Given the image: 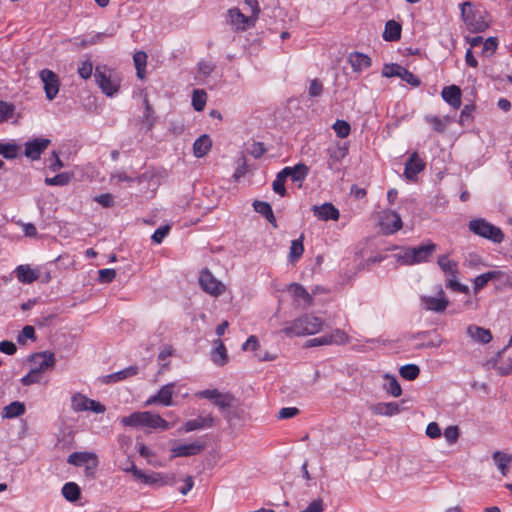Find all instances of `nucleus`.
Here are the masks:
<instances>
[{
    "instance_id": "1a4fd4ad",
    "label": "nucleus",
    "mask_w": 512,
    "mask_h": 512,
    "mask_svg": "<svg viewBox=\"0 0 512 512\" xmlns=\"http://www.w3.org/2000/svg\"><path fill=\"white\" fill-rule=\"evenodd\" d=\"M71 408L75 412L92 411L100 414L106 411V407L100 402L89 399L81 393H75L71 398Z\"/></svg>"
},
{
    "instance_id": "39448f33",
    "label": "nucleus",
    "mask_w": 512,
    "mask_h": 512,
    "mask_svg": "<svg viewBox=\"0 0 512 512\" xmlns=\"http://www.w3.org/2000/svg\"><path fill=\"white\" fill-rule=\"evenodd\" d=\"M461 15L468 26L469 30L473 32H482L489 26V22L485 19L483 13L476 10L471 2H463L460 5Z\"/></svg>"
},
{
    "instance_id": "864d4df0",
    "label": "nucleus",
    "mask_w": 512,
    "mask_h": 512,
    "mask_svg": "<svg viewBox=\"0 0 512 512\" xmlns=\"http://www.w3.org/2000/svg\"><path fill=\"white\" fill-rule=\"evenodd\" d=\"M145 111L142 122L146 125L147 129H151L154 125L153 109L149 104L147 97L144 98Z\"/></svg>"
},
{
    "instance_id": "69168bd1",
    "label": "nucleus",
    "mask_w": 512,
    "mask_h": 512,
    "mask_svg": "<svg viewBox=\"0 0 512 512\" xmlns=\"http://www.w3.org/2000/svg\"><path fill=\"white\" fill-rule=\"evenodd\" d=\"M497 46H498L497 38L489 37L483 43V50H482V52L486 56H490V55H492L496 51Z\"/></svg>"
},
{
    "instance_id": "79ce46f5",
    "label": "nucleus",
    "mask_w": 512,
    "mask_h": 512,
    "mask_svg": "<svg viewBox=\"0 0 512 512\" xmlns=\"http://www.w3.org/2000/svg\"><path fill=\"white\" fill-rule=\"evenodd\" d=\"M133 61L137 70V76L143 79L145 76V67L147 63V54L143 51H138L133 55Z\"/></svg>"
},
{
    "instance_id": "f257e3e1",
    "label": "nucleus",
    "mask_w": 512,
    "mask_h": 512,
    "mask_svg": "<svg viewBox=\"0 0 512 512\" xmlns=\"http://www.w3.org/2000/svg\"><path fill=\"white\" fill-rule=\"evenodd\" d=\"M324 321L314 315L305 314L291 322H286L280 331L288 337L314 335L323 328Z\"/></svg>"
},
{
    "instance_id": "e433bc0d",
    "label": "nucleus",
    "mask_w": 512,
    "mask_h": 512,
    "mask_svg": "<svg viewBox=\"0 0 512 512\" xmlns=\"http://www.w3.org/2000/svg\"><path fill=\"white\" fill-rule=\"evenodd\" d=\"M492 458L503 476L508 472V466L512 462V456L500 451H495Z\"/></svg>"
},
{
    "instance_id": "412c9836",
    "label": "nucleus",
    "mask_w": 512,
    "mask_h": 512,
    "mask_svg": "<svg viewBox=\"0 0 512 512\" xmlns=\"http://www.w3.org/2000/svg\"><path fill=\"white\" fill-rule=\"evenodd\" d=\"M314 215L322 221L338 220L340 217L339 210L332 203H324L322 205H314L312 207Z\"/></svg>"
},
{
    "instance_id": "bf43d9fd",
    "label": "nucleus",
    "mask_w": 512,
    "mask_h": 512,
    "mask_svg": "<svg viewBox=\"0 0 512 512\" xmlns=\"http://www.w3.org/2000/svg\"><path fill=\"white\" fill-rule=\"evenodd\" d=\"M253 207L257 213L263 215L265 218L267 216L272 217L273 210L269 203L256 200L253 203Z\"/></svg>"
},
{
    "instance_id": "9b49d317",
    "label": "nucleus",
    "mask_w": 512,
    "mask_h": 512,
    "mask_svg": "<svg viewBox=\"0 0 512 512\" xmlns=\"http://www.w3.org/2000/svg\"><path fill=\"white\" fill-rule=\"evenodd\" d=\"M39 76L44 84L46 97L49 100H53L59 92L60 80L58 75L52 70L43 69L40 71Z\"/></svg>"
},
{
    "instance_id": "dca6fc26",
    "label": "nucleus",
    "mask_w": 512,
    "mask_h": 512,
    "mask_svg": "<svg viewBox=\"0 0 512 512\" xmlns=\"http://www.w3.org/2000/svg\"><path fill=\"white\" fill-rule=\"evenodd\" d=\"M174 386H175L174 383H169V384L162 386L156 395H154L146 400L145 405L149 406V405L158 403L163 406H171L173 404L172 396H173Z\"/></svg>"
},
{
    "instance_id": "f03ea898",
    "label": "nucleus",
    "mask_w": 512,
    "mask_h": 512,
    "mask_svg": "<svg viewBox=\"0 0 512 512\" xmlns=\"http://www.w3.org/2000/svg\"><path fill=\"white\" fill-rule=\"evenodd\" d=\"M121 423L124 426L135 428L148 427L162 430H168L170 428V424L164 418L150 411L134 412L129 416L123 417Z\"/></svg>"
},
{
    "instance_id": "603ef678",
    "label": "nucleus",
    "mask_w": 512,
    "mask_h": 512,
    "mask_svg": "<svg viewBox=\"0 0 512 512\" xmlns=\"http://www.w3.org/2000/svg\"><path fill=\"white\" fill-rule=\"evenodd\" d=\"M403 66L398 64H386L382 69V76L391 78V77H399L401 75Z\"/></svg>"
},
{
    "instance_id": "09e8293b",
    "label": "nucleus",
    "mask_w": 512,
    "mask_h": 512,
    "mask_svg": "<svg viewBox=\"0 0 512 512\" xmlns=\"http://www.w3.org/2000/svg\"><path fill=\"white\" fill-rule=\"evenodd\" d=\"M235 398L230 393H220L217 397L216 401H214V405L219 409L224 410L233 406V402Z\"/></svg>"
},
{
    "instance_id": "de8ad7c7",
    "label": "nucleus",
    "mask_w": 512,
    "mask_h": 512,
    "mask_svg": "<svg viewBox=\"0 0 512 512\" xmlns=\"http://www.w3.org/2000/svg\"><path fill=\"white\" fill-rule=\"evenodd\" d=\"M137 373H138V367L130 366V367H127L121 371L114 373V374L109 375L108 378L112 381H120V380L126 379L128 377L134 376Z\"/></svg>"
},
{
    "instance_id": "f704fd0d",
    "label": "nucleus",
    "mask_w": 512,
    "mask_h": 512,
    "mask_svg": "<svg viewBox=\"0 0 512 512\" xmlns=\"http://www.w3.org/2000/svg\"><path fill=\"white\" fill-rule=\"evenodd\" d=\"M25 413V405L22 402L14 401L5 406L2 410V418L12 419L19 417Z\"/></svg>"
},
{
    "instance_id": "58836bf2",
    "label": "nucleus",
    "mask_w": 512,
    "mask_h": 512,
    "mask_svg": "<svg viewBox=\"0 0 512 512\" xmlns=\"http://www.w3.org/2000/svg\"><path fill=\"white\" fill-rule=\"evenodd\" d=\"M439 267L448 274V276L454 277L458 273L457 263L453 260H450L447 255H441L438 258Z\"/></svg>"
},
{
    "instance_id": "37998d69",
    "label": "nucleus",
    "mask_w": 512,
    "mask_h": 512,
    "mask_svg": "<svg viewBox=\"0 0 512 512\" xmlns=\"http://www.w3.org/2000/svg\"><path fill=\"white\" fill-rule=\"evenodd\" d=\"M72 178V173L63 172L54 177L46 178L45 183L49 186H65L71 182Z\"/></svg>"
},
{
    "instance_id": "c85d7f7f",
    "label": "nucleus",
    "mask_w": 512,
    "mask_h": 512,
    "mask_svg": "<svg viewBox=\"0 0 512 512\" xmlns=\"http://www.w3.org/2000/svg\"><path fill=\"white\" fill-rule=\"evenodd\" d=\"M503 276V272L499 270L488 271L473 280L474 292H479L491 280H499Z\"/></svg>"
},
{
    "instance_id": "4c0bfd02",
    "label": "nucleus",
    "mask_w": 512,
    "mask_h": 512,
    "mask_svg": "<svg viewBox=\"0 0 512 512\" xmlns=\"http://www.w3.org/2000/svg\"><path fill=\"white\" fill-rule=\"evenodd\" d=\"M385 383L383 385L384 390L394 397H399L402 393V389L397 379L394 376L386 374L384 376Z\"/></svg>"
},
{
    "instance_id": "aec40b11",
    "label": "nucleus",
    "mask_w": 512,
    "mask_h": 512,
    "mask_svg": "<svg viewBox=\"0 0 512 512\" xmlns=\"http://www.w3.org/2000/svg\"><path fill=\"white\" fill-rule=\"evenodd\" d=\"M49 144V139H33L25 144V156L31 160H37L40 158L42 152L48 147Z\"/></svg>"
},
{
    "instance_id": "b1692460",
    "label": "nucleus",
    "mask_w": 512,
    "mask_h": 512,
    "mask_svg": "<svg viewBox=\"0 0 512 512\" xmlns=\"http://www.w3.org/2000/svg\"><path fill=\"white\" fill-rule=\"evenodd\" d=\"M215 424V419L212 415L198 416L195 419L189 420L184 425L185 432H191L200 429L211 428Z\"/></svg>"
},
{
    "instance_id": "a878e982",
    "label": "nucleus",
    "mask_w": 512,
    "mask_h": 512,
    "mask_svg": "<svg viewBox=\"0 0 512 512\" xmlns=\"http://www.w3.org/2000/svg\"><path fill=\"white\" fill-rule=\"evenodd\" d=\"M441 96L445 102L453 108L458 109L461 106V90L456 85L444 87Z\"/></svg>"
},
{
    "instance_id": "3c124183",
    "label": "nucleus",
    "mask_w": 512,
    "mask_h": 512,
    "mask_svg": "<svg viewBox=\"0 0 512 512\" xmlns=\"http://www.w3.org/2000/svg\"><path fill=\"white\" fill-rule=\"evenodd\" d=\"M333 129L340 138L347 137L351 130L349 123L344 120H337L333 125Z\"/></svg>"
},
{
    "instance_id": "a211bd4d",
    "label": "nucleus",
    "mask_w": 512,
    "mask_h": 512,
    "mask_svg": "<svg viewBox=\"0 0 512 512\" xmlns=\"http://www.w3.org/2000/svg\"><path fill=\"white\" fill-rule=\"evenodd\" d=\"M204 449V444L199 442H192L189 444H180L173 448H171V456L170 458L177 457H189L199 454Z\"/></svg>"
},
{
    "instance_id": "49530a36",
    "label": "nucleus",
    "mask_w": 512,
    "mask_h": 512,
    "mask_svg": "<svg viewBox=\"0 0 512 512\" xmlns=\"http://www.w3.org/2000/svg\"><path fill=\"white\" fill-rule=\"evenodd\" d=\"M286 180H287V178L284 174H282V170H281L280 172L277 173L276 178L274 179V181L272 183L273 191L276 194L280 195L281 197H284L287 194V191L285 188Z\"/></svg>"
},
{
    "instance_id": "a18cd8bd",
    "label": "nucleus",
    "mask_w": 512,
    "mask_h": 512,
    "mask_svg": "<svg viewBox=\"0 0 512 512\" xmlns=\"http://www.w3.org/2000/svg\"><path fill=\"white\" fill-rule=\"evenodd\" d=\"M399 373L402 378L412 381L419 376L420 369L415 364H406L400 368Z\"/></svg>"
},
{
    "instance_id": "e2e57ef3",
    "label": "nucleus",
    "mask_w": 512,
    "mask_h": 512,
    "mask_svg": "<svg viewBox=\"0 0 512 512\" xmlns=\"http://www.w3.org/2000/svg\"><path fill=\"white\" fill-rule=\"evenodd\" d=\"M93 72V64L90 60L81 62L78 67V74L83 79H89Z\"/></svg>"
},
{
    "instance_id": "5fc2aeb1",
    "label": "nucleus",
    "mask_w": 512,
    "mask_h": 512,
    "mask_svg": "<svg viewBox=\"0 0 512 512\" xmlns=\"http://www.w3.org/2000/svg\"><path fill=\"white\" fill-rule=\"evenodd\" d=\"M15 106L0 100V122H4L13 116Z\"/></svg>"
},
{
    "instance_id": "c9c22d12",
    "label": "nucleus",
    "mask_w": 512,
    "mask_h": 512,
    "mask_svg": "<svg viewBox=\"0 0 512 512\" xmlns=\"http://www.w3.org/2000/svg\"><path fill=\"white\" fill-rule=\"evenodd\" d=\"M401 37V25L394 20H389L385 24L383 38L386 41H397Z\"/></svg>"
},
{
    "instance_id": "473e14b6",
    "label": "nucleus",
    "mask_w": 512,
    "mask_h": 512,
    "mask_svg": "<svg viewBox=\"0 0 512 512\" xmlns=\"http://www.w3.org/2000/svg\"><path fill=\"white\" fill-rule=\"evenodd\" d=\"M372 412L376 415L393 416L400 412L399 404L396 402L378 403L372 406Z\"/></svg>"
},
{
    "instance_id": "774afa93",
    "label": "nucleus",
    "mask_w": 512,
    "mask_h": 512,
    "mask_svg": "<svg viewBox=\"0 0 512 512\" xmlns=\"http://www.w3.org/2000/svg\"><path fill=\"white\" fill-rule=\"evenodd\" d=\"M324 510V503L323 500L318 498L313 500L306 509L300 511V512H323Z\"/></svg>"
},
{
    "instance_id": "2eb2a0df",
    "label": "nucleus",
    "mask_w": 512,
    "mask_h": 512,
    "mask_svg": "<svg viewBox=\"0 0 512 512\" xmlns=\"http://www.w3.org/2000/svg\"><path fill=\"white\" fill-rule=\"evenodd\" d=\"M29 361L37 364L34 367L40 374L49 369H53L56 364V358L53 352L50 351H42L38 353H34L29 357Z\"/></svg>"
},
{
    "instance_id": "8fccbe9b",
    "label": "nucleus",
    "mask_w": 512,
    "mask_h": 512,
    "mask_svg": "<svg viewBox=\"0 0 512 512\" xmlns=\"http://www.w3.org/2000/svg\"><path fill=\"white\" fill-rule=\"evenodd\" d=\"M446 287L453 291H456V292H460V293H464V294L469 293V287L464 284H461L457 280V275H455L454 277H452V276L448 277L447 282H446Z\"/></svg>"
},
{
    "instance_id": "5701e85b",
    "label": "nucleus",
    "mask_w": 512,
    "mask_h": 512,
    "mask_svg": "<svg viewBox=\"0 0 512 512\" xmlns=\"http://www.w3.org/2000/svg\"><path fill=\"white\" fill-rule=\"evenodd\" d=\"M289 292L292 294L294 301L298 306H303L304 308L309 307L312 304V296L307 292V290L298 283H292L289 286Z\"/></svg>"
},
{
    "instance_id": "f3484780",
    "label": "nucleus",
    "mask_w": 512,
    "mask_h": 512,
    "mask_svg": "<svg viewBox=\"0 0 512 512\" xmlns=\"http://www.w3.org/2000/svg\"><path fill=\"white\" fill-rule=\"evenodd\" d=\"M425 168L424 161L414 152L405 163L404 176L410 181H415L417 175Z\"/></svg>"
},
{
    "instance_id": "ea45409f",
    "label": "nucleus",
    "mask_w": 512,
    "mask_h": 512,
    "mask_svg": "<svg viewBox=\"0 0 512 512\" xmlns=\"http://www.w3.org/2000/svg\"><path fill=\"white\" fill-rule=\"evenodd\" d=\"M304 235L302 234L298 239H295L291 242L290 251H289V260L291 262L297 261L304 252L303 246Z\"/></svg>"
},
{
    "instance_id": "20e7f679",
    "label": "nucleus",
    "mask_w": 512,
    "mask_h": 512,
    "mask_svg": "<svg viewBox=\"0 0 512 512\" xmlns=\"http://www.w3.org/2000/svg\"><path fill=\"white\" fill-rule=\"evenodd\" d=\"M123 471L131 473L136 480L155 487L173 486L177 482L173 473L151 472L146 474L138 469L134 463H131L130 468H123Z\"/></svg>"
},
{
    "instance_id": "4d7b16f0",
    "label": "nucleus",
    "mask_w": 512,
    "mask_h": 512,
    "mask_svg": "<svg viewBox=\"0 0 512 512\" xmlns=\"http://www.w3.org/2000/svg\"><path fill=\"white\" fill-rule=\"evenodd\" d=\"M21 383L24 386H30L32 384H36L40 382V373L32 368L25 376L21 378Z\"/></svg>"
},
{
    "instance_id": "9d476101",
    "label": "nucleus",
    "mask_w": 512,
    "mask_h": 512,
    "mask_svg": "<svg viewBox=\"0 0 512 512\" xmlns=\"http://www.w3.org/2000/svg\"><path fill=\"white\" fill-rule=\"evenodd\" d=\"M202 289L212 296H220L225 291V286L218 281L210 271L203 270L199 278Z\"/></svg>"
},
{
    "instance_id": "4468645a",
    "label": "nucleus",
    "mask_w": 512,
    "mask_h": 512,
    "mask_svg": "<svg viewBox=\"0 0 512 512\" xmlns=\"http://www.w3.org/2000/svg\"><path fill=\"white\" fill-rule=\"evenodd\" d=\"M228 19L230 24L236 29L245 31L255 25V20L250 16L243 14L238 8L228 10Z\"/></svg>"
},
{
    "instance_id": "7c9ffc66",
    "label": "nucleus",
    "mask_w": 512,
    "mask_h": 512,
    "mask_svg": "<svg viewBox=\"0 0 512 512\" xmlns=\"http://www.w3.org/2000/svg\"><path fill=\"white\" fill-rule=\"evenodd\" d=\"M215 344L216 347L211 353V360L217 366H224L228 361L226 347L220 339L216 340Z\"/></svg>"
},
{
    "instance_id": "72a5a7b5",
    "label": "nucleus",
    "mask_w": 512,
    "mask_h": 512,
    "mask_svg": "<svg viewBox=\"0 0 512 512\" xmlns=\"http://www.w3.org/2000/svg\"><path fill=\"white\" fill-rule=\"evenodd\" d=\"M16 275L19 282L30 284L38 279V274L28 265H20L16 268Z\"/></svg>"
},
{
    "instance_id": "6e6552de",
    "label": "nucleus",
    "mask_w": 512,
    "mask_h": 512,
    "mask_svg": "<svg viewBox=\"0 0 512 512\" xmlns=\"http://www.w3.org/2000/svg\"><path fill=\"white\" fill-rule=\"evenodd\" d=\"M350 342V336L343 330L337 328L313 339H309L306 342V347H316L324 345H345Z\"/></svg>"
},
{
    "instance_id": "c756f323",
    "label": "nucleus",
    "mask_w": 512,
    "mask_h": 512,
    "mask_svg": "<svg viewBox=\"0 0 512 512\" xmlns=\"http://www.w3.org/2000/svg\"><path fill=\"white\" fill-rule=\"evenodd\" d=\"M212 147V141L206 134L201 135L197 138L193 144V153L197 158L205 156Z\"/></svg>"
},
{
    "instance_id": "f8f14e48",
    "label": "nucleus",
    "mask_w": 512,
    "mask_h": 512,
    "mask_svg": "<svg viewBox=\"0 0 512 512\" xmlns=\"http://www.w3.org/2000/svg\"><path fill=\"white\" fill-rule=\"evenodd\" d=\"M380 226L384 234H394L402 228L401 217L394 211H384L380 218Z\"/></svg>"
},
{
    "instance_id": "4be33fe9",
    "label": "nucleus",
    "mask_w": 512,
    "mask_h": 512,
    "mask_svg": "<svg viewBox=\"0 0 512 512\" xmlns=\"http://www.w3.org/2000/svg\"><path fill=\"white\" fill-rule=\"evenodd\" d=\"M67 462L74 466H83L91 463L92 468H97L98 457L93 452H74L68 456Z\"/></svg>"
},
{
    "instance_id": "6e6d98bb",
    "label": "nucleus",
    "mask_w": 512,
    "mask_h": 512,
    "mask_svg": "<svg viewBox=\"0 0 512 512\" xmlns=\"http://www.w3.org/2000/svg\"><path fill=\"white\" fill-rule=\"evenodd\" d=\"M18 154V147L14 144L0 143V155L6 159H14Z\"/></svg>"
},
{
    "instance_id": "6ab92c4d",
    "label": "nucleus",
    "mask_w": 512,
    "mask_h": 512,
    "mask_svg": "<svg viewBox=\"0 0 512 512\" xmlns=\"http://www.w3.org/2000/svg\"><path fill=\"white\" fill-rule=\"evenodd\" d=\"M506 351V348H503L501 351H499L495 358L491 359L487 362L488 366L493 367L497 370L498 374L504 376L509 375L512 372V358L504 357V352Z\"/></svg>"
},
{
    "instance_id": "423d86ee",
    "label": "nucleus",
    "mask_w": 512,
    "mask_h": 512,
    "mask_svg": "<svg viewBox=\"0 0 512 512\" xmlns=\"http://www.w3.org/2000/svg\"><path fill=\"white\" fill-rule=\"evenodd\" d=\"M94 77L96 83L105 95L111 97L118 92L120 80L107 67H96Z\"/></svg>"
},
{
    "instance_id": "680f3d73",
    "label": "nucleus",
    "mask_w": 512,
    "mask_h": 512,
    "mask_svg": "<svg viewBox=\"0 0 512 512\" xmlns=\"http://www.w3.org/2000/svg\"><path fill=\"white\" fill-rule=\"evenodd\" d=\"M27 339H35V329L33 326L26 325L17 337V341L19 344H25Z\"/></svg>"
},
{
    "instance_id": "13d9d810",
    "label": "nucleus",
    "mask_w": 512,
    "mask_h": 512,
    "mask_svg": "<svg viewBox=\"0 0 512 512\" xmlns=\"http://www.w3.org/2000/svg\"><path fill=\"white\" fill-rule=\"evenodd\" d=\"M399 78L413 87H418L421 84L420 79L404 67Z\"/></svg>"
},
{
    "instance_id": "052dcab7",
    "label": "nucleus",
    "mask_w": 512,
    "mask_h": 512,
    "mask_svg": "<svg viewBox=\"0 0 512 512\" xmlns=\"http://www.w3.org/2000/svg\"><path fill=\"white\" fill-rule=\"evenodd\" d=\"M93 200L104 208H111L115 204L114 196L110 193L97 195L93 198Z\"/></svg>"
},
{
    "instance_id": "cd10ccee",
    "label": "nucleus",
    "mask_w": 512,
    "mask_h": 512,
    "mask_svg": "<svg viewBox=\"0 0 512 512\" xmlns=\"http://www.w3.org/2000/svg\"><path fill=\"white\" fill-rule=\"evenodd\" d=\"M348 60L354 72H360L371 65L370 57L359 52L351 53Z\"/></svg>"
},
{
    "instance_id": "2f4dec72",
    "label": "nucleus",
    "mask_w": 512,
    "mask_h": 512,
    "mask_svg": "<svg viewBox=\"0 0 512 512\" xmlns=\"http://www.w3.org/2000/svg\"><path fill=\"white\" fill-rule=\"evenodd\" d=\"M327 153L329 156L328 167L332 169L334 164L340 162L343 158L346 157L348 149L345 146L337 144L335 146L329 147L327 149Z\"/></svg>"
},
{
    "instance_id": "338daca9",
    "label": "nucleus",
    "mask_w": 512,
    "mask_h": 512,
    "mask_svg": "<svg viewBox=\"0 0 512 512\" xmlns=\"http://www.w3.org/2000/svg\"><path fill=\"white\" fill-rule=\"evenodd\" d=\"M244 5L246 6L247 9L251 11V14L249 16L256 21L260 14V7L258 1L244 0Z\"/></svg>"
},
{
    "instance_id": "0eeeda50",
    "label": "nucleus",
    "mask_w": 512,
    "mask_h": 512,
    "mask_svg": "<svg viewBox=\"0 0 512 512\" xmlns=\"http://www.w3.org/2000/svg\"><path fill=\"white\" fill-rule=\"evenodd\" d=\"M469 229L474 234L491 240L494 243H501L504 239V234L499 227L479 218L469 222Z\"/></svg>"
},
{
    "instance_id": "c03bdc74",
    "label": "nucleus",
    "mask_w": 512,
    "mask_h": 512,
    "mask_svg": "<svg viewBox=\"0 0 512 512\" xmlns=\"http://www.w3.org/2000/svg\"><path fill=\"white\" fill-rule=\"evenodd\" d=\"M207 100V94L204 90L195 89L192 94V106L193 108L200 112L205 108Z\"/></svg>"
},
{
    "instance_id": "7ed1b4c3",
    "label": "nucleus",
    "mask_w": 512,
    "mask_h": 512,
    "mask_svg": "<svg viewBox=\"0 0 512 512\" xmlns=\"http://www.w3.org/2000/svg\"><path fill=\"white\" fill-rule=\"evenodd\" d=\"M436 249V244L432 242L417 247H406L396 255V258L402 265L411 266L420 264L427 262Z\"/></svg>"
},
{
    "instance_id": "a19ab883",
    "label": "nucleus",
    "mask_w": 512,
    "mask_h": 512,
    "mask_svg": "<svg viewBox=\"0 0 512 512\" xmlns=\"http://www.w3.org/2000/svg\"><path fill=\"white\" fill-rule=\"evenodd\" d=\"M80 488L74 482H68L62 487V494L68 501L74 502L80 497Z\"/></svg>"
},
{
    "instance_id": "0e129e2a",
    "label": "nucleus",
    "mask_w": 512,
    "mask_h": 512,
    "mask_svg": "<svg viewBox=\"0 0 512 512\" xmlns=\"http://www.w3.org/2000/svg\"><path fill=\"white\" fill-rule=\"evenodd\" d=\"M444 437L449 444H454L459 438L458 426L451 425L444 430Z\"/></svg>"
},
{
    "instance_id": "393cba45",
    "label": "nucleus",
    "mask_w": 512,
    "mask_h": 512,
    "mask_svg": "<svg viewBox=\"0 0 512 512\" xmlns=\"http://www.w3.org/2000/svg\"><path fill=\"white\" fill-rule=\"evenodd\" d=\"M309 168L303 163H298L293 167L287 166L282 169V174L286 178L290 177L293 182H302L308 176Z\"/></svg>"
},
{
    "instance_id": "ddd939ff",
    "label": "nucleus",
    "mask_w": 512,
    "mask_h": 512,
    "mask_svg": "<svg viewBox=\"0 0 512 512\" xmlns=\"http://www.w3.org/2000/svg\"><path fill=\"white\" fill-rule=\"evenodd\" d=\"M420 300L424 309L437 313L445 311L449 305V300L442 288L439 289L437 297L424 295L421 296Z\"/></svg>"
},
{
    "instance_id": "bb28decb",
    "label": "nucleus",
    "mask_w": 512,
    "mask_h": 512,
    "mask_svg": "<svg viewBox=\"0 0 512 512\" xmlns=\"http://www.w3.org/2000/svg\"><path fill=\"white\" fill-rule=\"evenodd\" d=\"M467 334L472 340L480 344H487L493 338L490 330L476 325H469Z\"/></svg>"
}]
</instances>
